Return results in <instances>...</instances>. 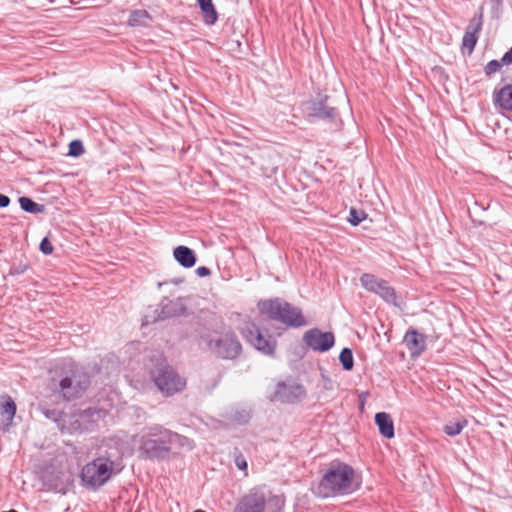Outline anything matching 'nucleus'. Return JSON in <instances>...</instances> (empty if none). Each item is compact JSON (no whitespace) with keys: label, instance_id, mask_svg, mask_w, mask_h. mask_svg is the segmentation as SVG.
I'll return each instance as SVG.
<instances>
[{"label":"nucleus","instance_id":"1","mask_svg":"<svg viewBox=\"0 0 512 512\" xmlns=\"http://www.w3.org/2000/svg\"><path fill=\"white\" fill-rule=\"evenodd\" d=\"M355 471L352 466L339 460L332 461L324 471L319 483L312 488L320 498L347 495L356 490Z\"/></svg>","mask_w":512,"mask_h":512},{"label":"nucleus","instance_id":"2","mask_svg":"<svg viewBox=\"0 0 512 512\" xmlns=\"http://www.w3.org/2000/svg\"><path fill=\"white\" fill-rule=\"evenodd\" d=\"M172 431L155 424L145 427L138 435L140 457L152 461L167 459L171 453Z\"/></svg>","mask_w":512,"mask_h":512},{"label":"nucleus","instance_id":"3","mask_svg":"<svg viewBox=\"0 0 512 512\" xmlns=\"http://www.w3.org/2000/svg\"><path fill=\"white\" fill-rule=\"evenodd\" d=\"M258 309L269 320L280 322L289 328L308 325L301 308L279 297L259 301Z\"/></svg>","mask_w":512,"mask_h":512},{"label":"nucleus","instance_id":"4","mask_svg":"<svg viewBox=\"0 0 512 512\" xmlns=\"http://www.w3.org/2000/svg\"><path fill=\"white\" fill-rule=\"evenodd\" d=\"M200 340L212 355L223 360H235L242 353V344L232 330H205L200 333Z\"/></svg>","mask_w":512,"mask_h":512},{"label":"nucleus","instance_id":"5","mask_svg":"<svg viewBox=\"0 0 512 512\" xmlns=\"http://www.w3.org/2000/svg\"><path fill=\"white\" fill-rule=\"evenodd\" d=\"M150 376L156 387L165 396H172L186 386V379L180 376L161 354L156 356L155 366L151 368Z\"/></svg>","mask_w":512,"mask_h":512},{"label":"nucleus","instance_id":"6","mask_svg":"<svg viewBox=\"0 0 512 512\" xmlns=\"http://www.w3.org/2000/svg\"><path fill=\"white\" fill-rule=\"evenodd\" d=\"M113 462L105 457H98L83 466L80 478L82 486L97 490L103 486L112 476Z\"/></svg>","mask_w":512,"mask_h":512},{"label":"nucleus","instance_id":"7","mask_svg":"<svg viewBox=\"0 0 512 512\" xmlns=\"http://www.w3.org/2000/svg\"><path fill=\"white\" fill-rule=\"evenodd\" d=\"M89 385V375L76 367L59 381V393L67 401L74 400L81 397Z\"/></svg>","mask_w":512,"mask_h":512},{"label":"nucleus","instance_id":"8","mask_svg":"<svg viewBox=\"0 0 512 512\" xmlns=\"http://www.w3.org/2000/svg\"><path fill=\"white\" fill-rule=\"evenodd\" d=\"M244 339L256 350L264 355L272 356L275 353L277 342L271 335H264L254 323H246L242 329Z\"/></svg>","mask_w":512,"mask_h":512},{"label":"nucleus","instance_id":"9","mask_svg":"<svg viewBox=\"0 0 512 512\" xmlns=\"http://www.w3.org/2000/svg\"><path fill=\"white\" fill-rule=\"evenodd\" d=\"M362 287L368 292L378 295L385 302L398 306L395 289L389 283L370 273H364L360 277Z\"/></svg>","mask_w":512,"mask_h":512},{"label":"nucleus","instance_id":"10","mask_svg":"<svg viewBox=\"0 0 512 512\" xmlns=\"http://www.w3.org/2000/svg\"><path fill=\"white\" fill-rule=\"evenodd\" d=\"M303 342L313 351L324 353L334 346L335 336L332 332H323L318 328H312L304 333Z\"/></svg>","mask_w":512,"mask_h":512},{"label":"nucleus","instance_id":"11","mask_svg":"<svg viewBox=\"0 0 512 512\" xmlns=\"http://www.w3.org/2000/svg\"><path fill=\"white\" fill-rule=\"evenodd\" d=\"M265 507V494L259 489H252L240 499L233 512H264Z\"/></svg>","mask_w":512,"mask_h":512},{"label":"nucleus","instance_id":"12","mask_svg":"<svg viewBox=\"0 0 512 512\" xmlns=\"http://www.w3.org/2000/svg\"><path fill=\"white\" fill-rule=\"evenodd\" d=\"M305 395L306 391L301 384L279 382L274 392V399L282 403H295Z\"/></svg>","mask_w":512,"mask_h":512},{"label":"nucleus","instance_id":"13","mask_svg":"<svg viewBox=\"0 0 512 512\" xmlns=\"http://www.w3.org/2000/svg\"><path fill=\"white\" fill-rule=\"evenodd\" d=\"M327 100L328 98L324 97L318 101L308 103V116L323 121H334L338 116V111L335 107L330 106Z\"/></svg>","mask_w":512,"mask_h":512},{"label":"nucleus","instance_id":"14","mask_svg":"<svg viewBox=\"0 0 512 512\" xmlns=\"http://www.w3.org/2000/svg\"><path fill=\"white\" fill-rule=\"evenodd\" d=\"M427 336L414 328H409L403 338V343L412 358H417L426 350Z\"/></svg>","mask_w":512,"mask_h":512},{"label":"nucleus","instance_id":"15","mask_svg":"<svg viewBox=\"0 0 512 512\" xmlns=\"http://www.w3.org/2000/svg\"><path fill=\"white\" fill-rule=\"evenodd\" d=\"M483 14L482 12L479 15H474V17L470 20L468 26L466 27L465 34L462 39L463 48L468 49L469 53L474 49L477 40L478 34L482 29L483 24Z\"/></svg>","mask_w":512,"mask_h":512},{"label":"nucleus","instance_id":"16","mask_svg":"<svg viewBox=\"0 0 512 512\" xmlns=\"http://www.w3.org/2000/svg\"><path fill=\"white\" fill-rule=\"evenodd\" d=\"M187 307L180 298L170 300L163 299L160 303V312L157 320H165L173 317L182 316L186 313Z\"/></svg>","mask_w":512,"mask_h":512},{"label":"nucleus","instance_id":"17","mask_svg":"<svg viewBox=\"0 0 512 512\" xmlns=\"http://www.w3.org/2000/svg\"><path fill=\"white\" fill-rule=\"evenodd\" d=\"M173 256L175 260L184 268H192L197 261L195 252L184 245L174 248Z\"/></svg>","mask_w":512,"mask_h":512},{"label":"nucleus","instance_id":"18","mask_svg":"<svg viewBox=\"0 0 512 512\" xmlns=\"http://www.w3.org/2000/svg\"><path fill=\"white\" fill-rule=\"evenodd\" d=\"M375 424L380 434L386 439H392L395 435L394 422L390 414L386 412H378L375 415Z\"/></svg>","mask_w":512,"mask_h":512},{"label":"nucleus","instance_id":"19","mask_svg":"<svg viewBox=\"0 0 512 512\" xmlns=\"http://www.w3.org/2000/svg\"><path fill=\"white\" fill-rule=\"evenodd\" d=\"M493 98L496 106L512 111V85H505L500 90L495 91Z\"/></svg>","mask_w":512,"mask_h":512},{"label":"nucleus","instance_id":"20","mask_svg":"<svg viewBox=\"0 0 512 512\" xmlns=\"http://www.w3.org/2000/svg\"><path fill=\"white\" fill-rule=\"evenodd\" d=\"M0 410L1 415L5 419L6 427H9L16 413V404L9 395H2L0 397Z\"/></svg>","mask_w":512,"mask_h":512},{"label":"nucleus","instance_id":"21","mask_svg":"<svg viewBox=\"0 0 512 512\" xmlns=\"http://www.w3.org/2000/svg\"><path fill=\"white\" fill-rule=\"evenodd\" d=\"M203 14L204 22L207 25H213L218 19V14L212 0H197Z\"/></svg>","mask_w":512,"mask_h":512},{"label":"nucleus","instance_id":"22","mask_svg":"<svg viewBox=\"0 0 512 512\" xmlns=\"http://www.w3.org/2000/svg\"><path fill=\"white\" fill-rule=\"evenodd\" d=\"M152 18L146 10H134L130 13L128 24L130 26H148Z\"/></svg>","mask_w":512,"mask_h":512},{"label":"nucleus","instance_id":"23","mask_svg":"<svg viewBox=\"0 0 512 512\" xmlns=\"http://www.w3.org/2000/svg\"><path fill=\"white\" fill-rule=\"evenodd\" d=\"M103 416V411L97 408H87L79 412L77 422L81 424H93Z\"/></svg>","mask_w":512,"mask_h":512},{"label":"nucleus","instance_id":"24","mask_svg":"<svg viewBox=\"0 0 512 512\" xmlns=\"http://www.w3.org/2000/svg\"><path fill=\"white\" fill-rule=\"evenodd\" d=\"M21 209L27 213L39 214L45 211L43 204L36 203L31 198L22 196L18 199Z\"/></svg>","mask_w":512,"mask_h":512},{"label":"nucleus","instance_id":"25","mask_svg":"<svg viewBox=\"0 0 512 512\" xmlns=\"http://www.w3.org/2000/svg\"><path fill=\"white\" fill-rule=\"evenodd\" d=\"M339 361L345 371H351L354 367L353 352L350 348H343L339 354Z\"/></svg>","mask_w":512,"mask_h":512},{"label":"nucleus","instance_id":"26","mask_svg":"<svg viewBox=\"0 0 512 512\" xmlns=\"http://www.w3.org/2000/svg\"><path fill=\"white\" fill-rule=\"evenodd\" d=\"M171 437V446L173 444H177L180 447H184L187 450H192L194 448V443L188 437L182 436L178 433L172 432Z\"/></svg>","mask_w":512,"mask_h":512},{"label":"nucleus","instance_id":"27","mask_svg":"<svg viewBox=\"0 0 512 512\" xmlns=\"http://www.w3.org/2000/svg\"><path fill=\"white\" fill-rule=\"evenodd\" d=\"M466 425H467V421L463 420L461 422L445 425L443 428V431L448 436H451V437L457 436L462 432L463 428Z\"/></svg>","mask_w":512,"mask_h":512},{"label":"nucleus","instance_id":"28","mask_svg":"<svg viewBox=\"0 0 512 512\" xmlns=\"http://www.w3.org/2000/svg\"><path fill=\"white\" fill-rule=\"evenodd\" d=\"M85 152L84 145L81 140L75 139L69 143L68 155L79 157Z\"/></svg>","mask_w":512,"mask_h":512},{"label":"nucleus","instance_id":"29","mask_svg":"<svg viewBox=\"0 0 512 512\" xmlns=\"http://www.w3.org/2000/svg\"><path fill=\"white\" fill-rule=\"evenodd\" d=\"M366 216L367 214L364 211L351 208L349 211L348 222L352 226H357L366 218Z\"/></svg>","mask_w":512,"mask_h":512},{"label":"nucleus","instance_id":"30","mask_svg":"<svg viewBox=\"0 0 512 512\" xmlns=\"http://www.w3.org/2000/svg\"><path fill=\"white\" fill-rule=\"evenodd\" d=\"M233 421L237 422L238 424H246L251 419V412L250 410H240L236 411L232 416Z\"/></svg>","mask_w":512,"mask_h":512},{"label":"nucleus","instance_id":"31","mask_svg":"<svg viewBox=\"0 0 512 512\" xmlns=\"http://www.w3.org/2000/svg\"><path fill=\"white\" fill-rule=\"evenodd\" d=\"M28 268H29L28 262L20 261L19 263L13 264L10 267L9 275L16 276V275L24 274L28 270Z\"/></svg>","mask_w":512,"mask_h":512},{"label":"nucleus","instance_id":"32","mask_svg":"<svg viewBox=\"0 0 512 512\" xmlns=\"http://www.w3.org/2000/svg\"><path fill=\"white\" fill-rule=\"evenodd\" d=\"M39 410L47 419L57 421L59 413L56 409H49L44 405H39Z\"/></svg>","mask_w":512,"mask_h":512},{"label":"nucleus","instance_id":"33","mask_svg":"<svg viewBox=\"0 0 512 512\" xmlns=\"http://www.w3.org/2000/svg\"><path fill=\"white\" fill-rule=\"evenodd\" d=\"M322 386L325 390H332L334 388V382L327 375L326 371L321 369Z\"/></svg>","mask_w":512,"mask_h":512},{"label":"nucleus","instance_id":"34","mask_svg":"<svg viewBox=\"0 0 512 512\" xmlns=\"http://www.w3.org/2000/svg\"><path fill=\"white\" fill-rule=\"evenodd\" d=\"M39 248H40V251L45 255H49L53 252V246H52L51 242L48 240V238H46V237L44 239H42Z\"/></svg>","mask_w":512,"mask_h":512},{"label":"nucleus","instance_id":"35","mask_svg":"<svg viewBox=\"0 0 512 512\" xmlns=\"http://www.w3.org/2000/svg\"><path fill=\"white\" fill-rule=\"evenodd\" d=\"M487 64H512V47L503 55L501 62L490 60Z\"/></svg>","mask_w":512,"mask_h":512},{"label":"nucleus","instance_id":"36","mask_svg":"<svg viewBox=\"0 0 512 512\" xmlns=\"http://www.w3.org/2000/svg\"><path fill=\"white\" fill-rule=\"evenodd\" d=\"M492 13L499 15L502 11L503 0H490Z\"/></svg>","mask_w":512,"mask_h":512},{"label":"nucleus","instance_id":"37","mask_svg":"<svg viewBox=\"0 0 512 512\" xmlns=\"http://www.w3.org/2000/svg\"><path fill=\"white\" fill-rule=\"evenodd\" d=\"M431 72L434 74V76L438 75L440 78H442L445 81L448 80V78H449L448 75L445 74L442 66H433L431 68Z\"/></svg>","mask_w":512,"mask_h":512},{"label":"nucleus","instance_id":"38","mask_svg":"<svg viewBox=\"0 0 512 512\" xmlns=\"http://www.w3.org/2000/svg\"><path fill=\"white\" fill-rule=\"evenodd\" d=\"M197 276L207 277L211 274V270L206 266H200L195 270Z\"/></svg>","mask_w":512,"mask_h":512},{"label":"nucleus","instance_id":"39","mask_svg":"<svg viewBox=\"0 0 512 512\" xmlns=\"http://www.w3.org/2000/svg\"><path fill=\"white\" fill-rule=\"evenodd\" d=\"M271 501L275 503L276 511L280 512L283 509L284 501L280 497L274 496Z\"/></svg>","mask_w":512,"mask_h":512},{"label":"nucleus","instance_id":"40","mask_svg":"<svg viewBox=\"0 0 512 512\" xmlns=\"http://www.w3.org/2000/svg\"><path fill=\"white\" fill-rule=\"evenodd\" d=\"M502 66H484V71L487 76H491L501 69Z\"/></svg>","mask_w":512,"mask_h":512},{"label":"nucleus","instance_id":"41","mask_svg":"<svg viewBox=\"0 0 512 512\" xmlns=\"http://www.w3.org/2000/svg\"><path fill=\"white\" fill-rule=\"evenodd\" d=\"M11 200L7 195L0 193V208H6L9 206Z\"/></svg>","mask_w":512,"mask_h":512},{"label":"nucleus","instance_id":"42","mask_svg":"<svg viewBox=\"0 0 512 512\" xmlns=\"http://www.w3.org/2000/svg\"><path fill=\"white\" fill-rule=\"evenodd\" d=\"M235 463L237 467L241 470H244L247 468V462L243 457H236Z\"/></svg>","mask_w":512,"mask_h":512},{"label":"nucleus","instance_id":"43","mask_svg":"<svg viewBox=\"0 0 512 512\" xmlns=\"http://www.w3.org/2000/svg\"><path fill=\"white\" fill-rule=\"evenodd\" d=\"M185 279L183 277H177V278H172L169 282L174 284V285H180L182 283H184Z\"/></svg>","mask_w":512,"mask_h":512}]
</instances>
